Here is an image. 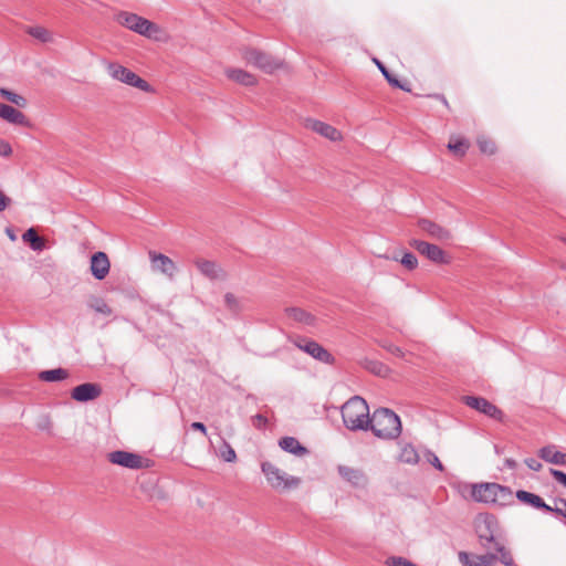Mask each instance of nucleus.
<instances>
[{
  "mask_svg": "<svg viewBox=\"0 0 566 566\" xmlns=\"http://www.w3.org/2000/svg\"><path fill=\"white\" fill-rule=\"evenodd\" d=\"M368 430L379 439L394 440L401 434V421L397 413L388 408H378L370 415Z\"/></svg>",
  "mask_w": 566,
  "mask_h": 566,
  "instance_id": "nucleus-1",
  "label": "nucleus"
},
{
  "mask_svg": "<svg viewBox=\"0 0 566 566\" xmlns=\"http://www.w3.org/2000/svg\"><path fill=\"white\" fill-rule=\"evenodd\" d=\"M344 426L350 431H367L370 424L369 407L359 396L349 398L340 409Z\"/></svg>",
  "mask_w": 566,
  "mask_h": 566,
  "instance_id": "nucleus-2",
  "label": "nucleus"
},
{
  "mask_svg": "<svg viewBox=\"0 0 566 566\" xmlns=\"http://www.w3.org/2000/svg\"><path fill=\"white\" fill-rule=\"evenodd\" d=\"M261 471L270 486L277 491L291 490L297 488L301 483L300 478L286 474L270 461L261 463Z\"/></svg>",
  "mask_w": 566,
  "mask_h": 566,
  "instance_id": "nucleus-3",
  "label": "nucleus"
},
{
  "mask_svg": "<svg viewBox=\"0 0 566 566\" xmlns=\"http://www.w3.org/2000/svg\"><path fill=\"white\" fill-rule=\"evenodd\" d=\"M247 63L260 69L264 73L272 74L283 66V61L255 48H244L241 51Z\"/></svg>",
  "mask_w": 566,
  "mask_h": 566,
  "instance_id": "nucleus-4",
  "label": "nucleus"
},
{
  "mask_svg": "<svg viewBox=\"0 0 566 566\" xmlns=\"http://www.w3.org/2000/svg\"><path fill=\"white\" fill-rule=\"evenodd\" d=\"M474 527L479 542L483 548L491 551V548L500 541L495 537L499 524L497 520L492 514L480 515L474 521Z\"/></svg>",
  "mask_w": 566,
  "mask_h": 566,
  "instance_id": "nucleus-5",
  "label": "nucleus"
},
{
  "mask_svg": "<svg viewBox=\"0 0 566 566\" xmlns=\"http://www.w3.org/2000/svg\"><path fill=\"white\" fill-rule=\"evenodd\" d=\"M108 73L113 78H115L122 83H125L127 85L137 87L143 92H146V93L154 92L153 86L147 81H145L139 75H137L135 72H133L132 70H129L123 65H119L116 63H111L108 65Z\"/></svg>",
  "mask_w": 566,
  "mask_h": 566,
  "instance_id": "nucleus-6",
  "label": "nucleus"
},
{
  "mask_svg": "<svg viewBox=\"0 0 566 566\" xmlns=\"http://www.w3.org/2000/svg\"><path fill=\"white\" fill-rule=\"evenodd\" d=\"M291 342L295 347L308 354L311 357L321 363L327 365H333L335 363V357L321 344L313 339L303 336H295L291 338Z\"/></svg>",
  "mask_w": 566,
  "mask_h": 566,
  "instance_id": "nucleus-7",
  "label": "nucleus"
},
{
  "mask_svg": "<svg viewBox=\"0 0 566 566\" xmlns=\"http://www.w3.org/2000/svg\"><path fill=\"white\" fill-rule=\"evenodd\" d=\"M462 402L494 419V420H497V421H502L503 420V417H504V413L503 411L497 408L494 403H492L491 401H489L488 399H485L484 397H479V396H463L462 398Z\"/></svg>",
  "mask_w": 566,
  "mask_h": 566,
  "instance_id": "nucleus-8",
  "label": "nucleus"
},
{
  "mask_svg": "<svg viewBox=\"0 0 566 566\" xmlns=\"http://www.w3.org/2000/svg\"><path fill=\"white\" fill-rule=\"evenodd\" d=\"M410 245L416 249L421 255L426 256L429 261L436 264H449L450 256L438 245L427 241L413 239Z\"/></svg>",
  "mask_w": 566,
  "mask_h": 566,
  "instance_id": "nucleus-9",
  "label": "nucleus"
},
{
  "mask_svg": "<svg viewBox=\"0 0 566 566\" xmlns=\"http://www.w3.org/2000/svg\"><path fill=\"white\" fill-rule=\"evenodd\" d=\"M108 461L113 464H117L128 469H143L148 468L147 459H144L142 455L137 453H132L128 451L117 450L109 452L107 454Z\"/></svg>",
  "mask_w": 566,
  "mask_h": 566,
  "instance_id": "nucleus-10",
  "label": "nucleus"
},
{
  "mask_svg": "<svg viewBox=\"0 0 566 566\" xmlns=\"http://www.w3.org/2000/svg\"><path fill=\"white\" fill-rule=\"evenodd\" d=\"M102 388L98 384L84 382L74 387L71 391V398L78 402H87L98 398Z\"/></svg>",
  "mask_w": 566,
  "mask_h": 566,
  "instance_id": "nucleus-11",
  "label": "nucleus"
},
{
  "mask_svg": "<svg viewBox=\"0 0 566 566\" xmlns=\"http://www.w3.org/2000/svg\"><path fill=\"white\" fill-rule=\"evenodd\" d=\"M111 263L108 256L105 252L98 251L95 252L91 258V273L92 275L98 280H104L109 273Z\"/></svg>",
  "mask_w": 566,
  "mask_h": 566,
  "instance_id": "nucleus-12",
  "label": "nucleus"
},
{
  "mask_svg": "<svg viewBox=\"0 0 566 566\" xmlns=\"http://www.w3.org/2000/svg\"><path fill=\"white\" fill-rule=\"evenodd\" d=\"M148 254L154 269L160 271L163 274L169 276L170 279L174 277L177 271V266L169 256L156 251H149Z\"/></svg>",
  "mask_w": 566,
  "mask_h": 566,
  "instance_id": "nucleus-13",
  "label": "nucleus"
},
{
  "mask_svg": "<svg viewBox=\"0 0 566 566\" xmlns=\"http://www.w3.org/2000/svg\"><path fill=\"white\" fill-rule=\"evenodd\" d=\"M306 127L332 142H336L342 138V134L338 129L317 119H307Z\"/></svg>",
  "mask_w": 566,
  "mask_h": 566,
  "instance_id": "nucleus-14",
  "label": "nucleus"
},
{
  "mask_svg": "<svg viewBox=\"0 0 566 566\" xmlns=\"http://www.w3.org/2000/svg\"><path fill=\"white\" fill-rule=\"evenodd\" d=\"M459 558L464 566H493L497 560V555L488 551L485 555L470 556L465 552L459 554Z\"/></svg>",
  "mask_w": 566,
  "mask_h": 566,
  "instance_id": "nucleus-15",
  "label": "nucleus"
},
{
  "mask_svg": "<svg viewBox=\"0 0 566 566\" xmlns=\"http://www.w3.org/2000/svg\"><path fill=\"white\" fill-rule=\"evenodd\" d=\"M515 496L520 502L530 505L534 509L544 511L545 513L553 512V507L546 504L544 500L537 494L531 493L525 490H518Z\"/></svg>",
  "mask_w": 566,
  "mask_h": 566,
  "instance_id": "nucleus-16",
  "label": "nucleus"
},
{
  "mask_svg": "<svg viewBox=\"0 0 566 566\" xmlns=\"http://www.w3.org/2000/svg\"><path fill=\"white\" fill-rule=\"evenodd\" d=\"M418 226L433 239L441 241L451 239V232L448 229L429 219H420Z\"/></svg>",
  "mask_w": 566,
  "mask_h": 566,
  "instance_id": "nucleus-17",
  "label": "nucleus"
},
{
  "mask_svg": "<svg viewBox=\"0 0 566 566\" xmlns=\"http://www.w3.org/2000/svg\"><path fill=\"white\" fill-rule=\"evenodd\" d=\"M472 497L476 502L493 503L496 483H480L472 486Z\"/></svg>",
  "mask_w": 566,
  "mask_h": 566,
  "instance_id": "nucleus-18",
  "label": "nucleus"
},
{
  "mask_svg": "<svg viewBox=\"0 0 566 566\" xmlns=\"http://www.w3.org/2000/svg\"><path fill=\"white\" fill-rule=\"evenodd\" d=\"M193 263L199 272L211 281L218 280L222 276V269L213 261L196 259Z\"/></svg>",
  "mask_w": 566,
  "mask_h": 566,
  "instance_id": "nucleus-19",
  "label": "nucleus"
},
{
  "mask_svg": "<svg viewBox=\"0 0 566 566\" xmlns=\"http://www.w3.org/2000/svg\"><path fill=\"white\" fill-rule=\"evenodd\" d=\"M538 457L552 464L566 467V453L556 450L555 446H545L538 450Z\"/></svg>",
  "mask_w": 566,
  "mask_h": 566,
  "instance_id": "nucleus-20",
  "label": "nucleus"
},
{
  "mask_svg": "<svg viewBox=\"0 0 566 566\" xmlns=\"http://www.w3.org/2000/svg\"><path fill=\"white\" fill-rule=\"evenodd\" d=\"M0 117L6 119L7 122L15 125H24L27 124L25 115L15 109L14 107L0 103Z\"/></svg>",
  "mask_w": 566,
  "mask_h": 566,
  "instance_id": "nucleus-21",
  "label": "nucleus"
},
{
  "mask_svg": "<svg viewBox=\"0 0 566 566\" xmlns=\"http://www.w3.org/2000/svg\"><path fill=\"white\" fill-rule=\"evenodd\" d=\"M337 470L339 475L354 486H359L366 481L365 474L358 469H354L347 465H338Z\"/></svg>",
  "mask_w": 566,
  "mask_h": 566,
  "instance_id": "nucleus-22",
  "label": "nucleus"
},
{
  "mask_svg": "<svg viewBox=\"0 0 566 566\" xmlns=\"http://www.w3.org/2000/svg\"><path fill=\"white\" fill-rule=\"evenodd\" d=\"M279 446L285 452L302 457L308 453V450L300 443L294 437H283L279 441Z\"/></svg>",
  "mask_w": 566,
  "mask_h": 566,
  "instance_id": "nucleus-23",
  "label": "nucleus"
},
{
  "mask_svg": "<svg viewBox=\"0 0 566 566\" xmlns=\"http://www.w3.org/2000/svg\"><path fill=\"white\" fill-rule=\"evenodd\" d=\"M374 62L376 63L377 67L379 69V71L381 72V74L384 75V77L386 78L390 86L402 90L405 92L411 91L408 82H401L400 80H398L378 59H374Z\"/></svg>",
  "mask_w": 566,
  "mask_h": 566,
  "instance_id": "nucleus-24",
  "label": "nucleus"
},
{
  "mask_svg": "<svg viewBox=\"0 0 566 566\" xmlns=\"http://www.w3.org/2000/svg\"><path fill=\"white\" fill-rule=\"evenodd\" d=\"M227 76L244 86H253L256 84V78L253 74L241 70V69H230L227 71Z\"/></svg>",
  "mask_w": 566,
  "mask_h": 566,
  "instance_id": "nucleus-25",
  "label": "nucleus"
},
{
  "mask_svg": "<svg viewBox=\"0 0 566 566\" xmlns=\"http://www.w3.org/2000/svg\"><path fill=\"white\" fill-rule=\"evenodd\" d=\"M285 313L295 322L303 323L308 326H312L315 323V317L300 307H287L285 308Z\"/></svg>",
  "mask_w": 566,
  "mask_h": 566,
  "instance_id": "nucleus-26",
  "label": "nucleus"
},
{
  "mask_svg": "<svg viewBox=\"0 0 566 566\" xmlns=\"http://www.w3.org/2000/svg\"><path fill=\"white\" fill-rule=\"evenodd\" d=\"M513 502L514 496L511 488L496 483V494H494L493 504L505 506L512 504Z\"/></svg>",
  "mask_w": 566,
  "mask_h": 566,
  "instance_id": "nucleus-27",
  "label": "nucleus"
},
{
  "mask_svg": "<svg viewBox=\"0 0 566 566\" xmlns=\"http://www.w3.org/2000/svg\"><path fill=\"white\" fill-rule=\"evenodd\" d=\"M159 31H160V28L156 23H154L143 17H139L137 28H135L136 33H138L143 36H146V38H153Z\"/></svg>",
  "mask_w": 566,
  "mask_h": 566,
  "instance_id": "nucleus-28",
  "label": "nucleus"
},
{
  "mask_svg": "<svg viewBox=\"0 0 566 566\" xmlns=\"http://www.w3.org/2000/svg\"><path fill=\"white\" fill-rule=\"evenodd\" d=\"M22 239L24 242H27L30 248L33 250V251H41L44 249L45 247V243H44V240L43 238H41L36 230L33 229V228H30L28 229L23 234H22Z\"/></svg>",
  "mask_w": 566,
  "mask_h": 566,
  "instance_id": "nucleus-29",
  "label": "nucleus"
},
{
  "mask_svg": "<svg viewBox=\"0 0 566 566\" xmlns=\"http://www.w3.org/2000/svg\"><path fill=\"white\" fill-rule=\"evenodd\" d=\"M70 376L69 370L64 368L43 370L39 374V379L46 382L61 381Z\"/></svg>",
  "mask_w": 566,
  "mask_h": 566,
  "instance_id": "nucleus-30",
  "label": "nucleus"
},
{
  "mask_svg": "<svg viewBox=\"0 0 566 566\" xmlns=\"http://www.w3.org/2000/svg\"><path fill=\"white\" fill-rule=\"evenodd\" d=\"M139 17L138 14L136 13H132V12H127V11H120L116 14V21L127 28L128 30L130 31H134L135 32V28H137V24H138V21H139Z\"/></svg>",
  "mask_w": 566,
  "mask_h": 566,
  "instance_id": "nucleus-31",
  "label": "nucleus"
},
{
  "mask_svg": "<svg viewBox=\"0 0 566 566\" xmlns=\"http://www.w3.org/2000/svg\"><path fill=\"white\" fill-rule=\"evenodd\" d=\"M224 306L234 316L240 315L244 310L242 300H239L231 292L224 294Z\"/></svg>",
  "mask_w": 566,
  "mask_h": 566,
  "instance_id": "nucleus-32",
  "label": "nucleus"
},
{
  "mask_svg": "<svg viewBox=\"0 0 566 566\" xmlns=\"http://www.w3.org/2000/svg\"><path fill=\"white\" fill-rule=\"evenodd\" d=\"M87 306L96 313H99L105 316H109L112 314V308L104 301V298L99 296H90L87 300Z\"/></svg>",
  "mask_w": 566,
  "mask_h": 566,
  "instance_id": "nucleus-33",
  "label": "nucleus"
},
{
  "mask_svg": "<svg viewBox=\"0 0 566 566\" xmlns=\"http://www.w3.org/2000/svg\"><path fill=\"white\" fill-rule=\"evenodd\" d=\"M491 552L494 554H499L497 559L505 566H513L514 559L511 552L501 543H495V545L491 548Z\"/></svg>",
  "mask_w": 566,
  "mask_h": 566,
  "instance_id": "nucleus-34",
  "label": "nucleus"
},
{
  "mask_svg": "<svg viewBox=\"0 0 566 566\" xmlns=\"http://www.w3.org/2000/svg\"><path fill=\"white\" fill-rule=\"evenodd\" d=\"M470 147V143L465 138H455L450 140L448 149L457 157H463Z\"/></svg>",
  "mask_w": 566,
  "mask_h": 566,
  "instance_id": "nucleus-35",
  "label": "nucleus"
},
{
  "mask_svg": "<svg viewBox=\"0 0 566 566\" xmlns=\"http://www.w3.org/2000/svg\"><path fill=\"white\" fill-rule=\"evenodd\" d=\"M364 367L371 374L380 377H386L389 373V367L381 361L367 359Z\"/></svg>",
  "mask_w": 566,
  "mask_h": 566,
  "instance_id": "nucleus-36",
  "label": "nucleus"
},
{
  "mask_svg": "<svg viewBox=\"0 0 566 566\" xmlns=\"http://www.w3.org/2000/svg\"><path fill=\"white\" fill-rule=\"evenodd\" d=\"M391 260L400 262L409 271L418 266L417 256L411 252H405L401 256L395 254Z\"/></svg>",
  "mask_w": 566,
  "mask_h": 566,
  "instance_id": "nucleus-37",
  "label": "nucleus"
},
{
  "mask_svg": "<svg viewBox=\"0 0 566 566\" xmlns=\"http://www.w3.org/2000/svg\"><path fill=\"white\" fill-rule=\"evenodd\" d=\"M27 33L43 43L50 42L52 39L50 31L40 25L29 27Z\"/></svg>",
  "mask_w": 566,
  "mask_h": 566,
  "instance_id": "nucleus-38",
  "label": "nucleus"
},
{
  "mask_svg": "<svg viewBox=\"0 0 566 566\" xmlns=\"http://www.w3.org/2000/svg\"><path fill=\"white\" fill-rule=\"evenodd\" d=\"M400 461L409 464H416L419 461V454L415 447L408 444L400 452Z\"/></svg>",
  "mask_w": 566,
  "mask_h": 566,
  "instance_id": "nucleus-39",
  "label": "nucleus"
},
{
  "mask_svg": "<svg viewBox=\"0 0 566 566\" xmlns=\"http://www.w3.org/2000/svg\"><path fill=\"white\" fill-rule=\"evenodd\" d=\"M0 95L6 98L7 101L11 102L12 104L19 106V107H25L27 106V99L14 93L9 91L8 88H0Z\"/></svg>",
  "mask_w": 566,
  "mask_h": 566,
  "instance_id": "nucleus-40",
  "label": "nucleus"
},
{
  "mask_svg": "<svg viewBox=\"0 0 566 566\" xmlns=\"http://www.w3.org/2000/svg\"><path fill=\"white\" fill-rule=\"evenodd\" d=\"M478 146L481 153L486 155H493L496 151L495 143L489 138H478Z\"/></svg>",
  "mask_w": 566,
  "mask_h": 566,
  "instance_id": "nucleus-41",
  "label": "nucleus"
},
{
  "mask_svg": "<svg viewBox=\"0 0 566 566\" xmlns=\"http://www.w3.org/2000/svg\"><path fill=\"white\" fill-rule=\"evenodd\" d=\"M424 455H426L427 461L432 467H434L438 471H440V472L444 471L443 464L441 463V461L439 460V458L437 457V454L434 452H432L431 450H427Z\"/></svg>",
  "mask_w": 566,
  "mask_h": 566,
  "instance_id": "nucleus-42",
  "label": "nucleus"
},
{
  "mask_svg": "<svg viewBox=\"0 0 566 566\" xmlns=\"http://www.w3.org/2000/svg\"><path fill=\"white\" fill-rule=\"evenodd\" d=\"M223 448L224 449L221 451L223 460L227 462H233L237 459L235 451L227 442H224Z\"/></svg>",
  "mask_w": 566,
  "mask_h": 566,
  "instance_id": "nucleus-43",
  "label": "nucleus"
},
{
  "mask_svg": "<svg viewBox=\"0 0 566 566\" xmlns=\"http://www.w3.org/2000/svg\"><path fill=\"white\" fill-rule=\"evenodd\" d=\"M549 474L562 485L566 488V473L557 470V469H549Z\"/></svg>",
  "mask_w": 566,
  "mask_h": 566,
  "instance_id": "nucleus-44",
  "label": "nucleus"
},
{
  "mask_svg": "<svg viewBox=\"0 0 566 566\" xmlns=\"http://www.w3.org/2000/svg\"><path fill=\"white\" fill-rule=\"evenodd\" d=\"M252 423L255 428L263 429L268 423V418L261 413H258L254 417H252Z\"/></svg>",
  "mask_w": 566,
  "mask_h": 566,
  "instance_id": "nucleus-45",
  "label": "nucleus"
},
{
  "mask_svg": "<svg viewBox=\"0 0 566 566\" xmlns=\"http://www.w3.org/2000/svg\"><path fill=\"white\" fill-rule=\"evenodd\" d=\"M11 154H12L11 145L7 140L0 138V156L9 157Z\"/></svg>",
  "mask_w": 566,
  "mask_h": 566,
  "instance_id": "nucleus-46",
  "label": "nucleus"
},
{
  "mask_svg": "<svg viewBox=\"0 0 566 566\" xmlns=\"http://www.w3.org/2000/svg\"><path fill=\"white\" fill-rule=\"evenodd\" d=\"M524 462L528 469L536 471V472L539 471L543 467L542 463L534 458H527L524 460Z\"/></svg>",
  "mask_w": 566,
  "mask_h": 566,
  "instance_id": "nucleus-47",
  "label": "nucleus"
},
{
  "mask_svg": "<svg viewBox=\"0 0 566 566\" xmlns=\"http://www.w3.org/2000/svg\"><path fill=\"white\" fill-rule=\"evenodd\" d=\"M385 348H386L390 354H392V355H395V356H397V357H401V358H402V357H405V352H403L400 347H398V346H396V345H388V346H386Z\"/></svg>",
  "mask_w": 566,
  "mask_h": 566,
  "instance_id": "nucleus-48",
  "label": "nucleus"
},
{
  "mask_svg": "<svg viewBox=\"0 0 566 566\" xmlns=\"http://www.w3.org/2000/svg\"><path fill=\"white\" fill-rule=\"evenodd\" d=\"M11 203V199L0 190V212L4 211Z\"/></svg>",
  "mask_w": 566,
  "mask_h": 566,
  "instance_id": "nucleus-49",
  "label": "nucleus"
},
{
  "mask_svg": "<svg viewBox=\"0 0 566 566\" xmlns=\"http://www.w3.org/2000/svg\"><path fill=\"white\" fill-rule=\"evenodd\" d=\"M428 97L439 101L440 103H442L444 105V107L447 109H450L449 102L443 94H439V93L429 94Z\"/></svg>",
  "mask_w": 566,
  "mask_h": 566,
  "instance_id": "nucleus-50",
  "label": "nucleus"
},
{
  "mask_svg": "<svg viewBox=\"0 0 566 566\" xmlns=\"http://www.w3.org/2000/svg\"><path fill=\"white\" fill-rule=\"evenodd\" d=\"M558 502L564 506V510L559 507H553V512L557 515H562L566 518V499H559Z\"/></svg>",
  "mask_w": 566,
  "mask_h": 566,
  "instance_id": "nucleus-51",
  "label": "nucleus"
},
{
  "mask_svg": "<svg viewBox=\"0 0 566 566\" xmlns=\"http://www.w3.org/2000/svg\"><path fill=\"white\" fill-rule=\"evenodd\" d=\"M190 428L196 431H200L202 434L207 436V428L202 422L196 421L192 422Z\"/></svg>",
  "mask_w": 566,
  "mask_h": 566,
  "instance_id": "nucleus-52",
  "label": "nucleus"
},
{
  "mask_svg": "<svg viewBox=\"0 0 566 566\" xmlns=\"http://www.w3.org/2000/svg\"><path fill=\"white\" fill-rule=\"evenodd\" d=\"M505 465L509 468V469H516L517 468V462L514 460V459H506L505 460Z\"/></svg>",
  "mask_w": 566,
  "mask_h": 566,
  "instance_id": "nucleus-53",
  "label": "nucleus"
},
{
  "mask_svg": "<svg viewBox=\"0 0 566 566\" xmlns=\"http://www.w3.org/2000/svg\"><path fill=\"white\" fill-rule=\"evenodd\" d=\"M8 234L10 237L11 240H14L15 239V235L13 233H11V231L8 229Z\"/></svg>",
  "mask_w": 566,
  "mask_h": 566,
  "instance_id": "nucleus-54",
  "label": "nucleus"
},
{
  "mask_svg": "<svg viewBox=\"0 0 566 566\" xmlns=\"http://www.w3.org/2000/svg\"><path fill=\"white\" fill-rule=\"evenodd\" d=\"M562 240L566 243V237H563Z\"/></svg>",
  "mask_w": 566,
  "mask_h": 566,
  "instance_id": "nucleus-55",
  "label": "nucleus"
}]
</instances>
